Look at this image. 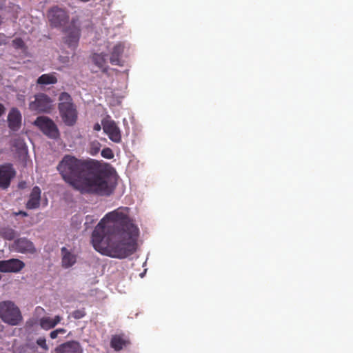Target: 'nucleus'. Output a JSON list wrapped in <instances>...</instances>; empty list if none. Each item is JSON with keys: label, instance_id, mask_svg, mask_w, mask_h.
I'll return each mask as SVG.
<instances>
[{"label": "nucleus", "instance_id": "obj_3", "mask_svg": "<svg viewBox=\"0 0 353 353\" xmlns=\"http://www.w3.org/2000/svg\"><path fill=\"white\" fill-rule=\"evenodd\" d=\"M59 101L58 109L62 121L68 126L74 125L77 121L78 112L71 96L68 92H61Z\"/></svg>", "mask_w": 353, "mask_h": 353}, {"label": "nucleus", "instance_id": "obj_10", "mask_svg": "<svg viewBox=\"0 0 353 353\" xmlns=\"http://www.w3.org/2000/svg\"><path fill=\"white\" fill-rule=\"evenodd\" d=\"M25 267V263L18 259L0 261V272H19Z\"/></svg>", "mask_w": 353, "mask_h": 353}, {"label": "nucleus", "instance_id": "obj_24", "mask_svg": "<svg viewBox=\"0 0 353 353\" xmlns=\"http://www.w3.org/2000/svg\"><path fill=\"white\" fill-rule=\"evenodd\" d=\"M101 156L105 159H111L114 157V154L110 148H106L102 150Z\"/></svg>", "mask_w": 353, "mask_h": 353}, {"label": "nucleus", "instance_id": "obj_26", "mask_svg": "<svg viewBox=\"0 0 353 353\" xmlns=\"http://www.w3.org/2000/svg\"><path fill=\"white\" fill-rule=\"evenodd\" d=\"M37 343L41 347L45 349V350H48V345L46 344V341L45 338L41 337V338L38 339L37 341Z\"/></svg>", "mask_w": 353, "mask_h": 353}, {"label": "nucleus", "instance_id": "obj_27", "mask_svg": "<svg viewBox=\"0 0 353 353\" xmlns=\"http://www.w3.org/2000/svg\"><path fill=\"white\" fill-rule=\"evenodd\" d=\"M16 142L17 143L18 145H13L14 147H16L19 149H23L25 148V145H23L24 143H23V141L18 139L16 141Z\"/></svg>", "mask_w": 353, "mask_h": 353}, {"label": "nucleus", "instance_id": "obj_8", "mask_svg": "<svg viewBox=\"0 0 353 353\" xmlns=\"http://www.w3.org/2000/svg\"><path fill=\"white\" fill-rule=\"evenodd\" d=\"M48 17L52 26L59 27L63 26L69 19L67 12L60 8H52L48 14Z\"/></svg>", "mask_w": 353, "mask_h": 353}, {"label": "nucleus", "instance_id": "obj_32", "mask_svg": "<svg viewBox=\"0 0 353 353\" xmlns=\"http://www.w3.org/2000/svg\"><path fill=\"white\" fill-rule=\"evenodd\" d=\"M18 214H21L23 216H28V214L26 212L20 211Z\"/></svg>", "mask_w": 353, "mask_h": 353}, {"label": "nucleus", "instance_id": "obj_18", "mask_svg": "<svg viewBox=\"0 0 353 353\" xmlns=\"http://www.w3.org/2000/svg\"><path fill=\"white\" fill-rule=\"evenodd\" d=\"M61 319L62 318L59 315L55 316L53 319L44 316L40 319L39 325L41 328L48 330L54 327L61 322Z\"/></svg>", "mask_w": 353, "mask_h": 353}, {"label": "nucleus", "instance_id": "obj_1", "mask_svg": "<svg viewBox=\"0 0 353 353\" xmlns=\"http://www.w3.org/2000/svg\"><path fill=\"white\" fill-rule=\"evenodd\" d=\"M139 230L128 215V209L118 208L108 212L92 234L94 248L112 258L125 259L136 250Z\"/></svg>", "mask_w": 353, "mask_h": 353}, {"label": "nucleus", "instance_id": "obj_22", "mask_svg": "<svg viewBox=\"0 0 353 353\" xmlns=\"http://www.w3.org/2000/svg\"><path fill=\"white\" fill-rule=\"evenodd\" d=\"M17 235L14 229L10 227H3L0 228V236L5 240L12 241Z\"/></svg>", "mask_w": 353, "mask_h": 353}, {"label": "nucleus", "instance_id": "obj_17", "mask_svg": "<svg viewBox=\"0 0 353 353\" xmlns=\"http://www.w3.org/2000/svg\"><path fill=\"white\" fill-rule=\"evenodd\" d=\"M41 190L39 187L35 186L32 188L30 195V198L26 203L28 209H36L40 205Z\"/></svg>", "mask_w": 353, "mask_h": 353}, {"label": "nucleus", "instance_id": "obj_16", "mask_svg": "<svg viewBox=\"0 0 353 353\" xmlns=\"http://www.w3.org/2000/svg\"><path fill=\"white\" fill-rule=\"evenodd\" d=\"M129 344L130 341L125 337L124 334H115L112 336L110 346L117 352L121 350Z\"/></svg>", "mask_w": 353, "mask_h": 353}, {"label": "nucleus", "instance_id": "obj_5", "mask_svg": "<svg viewBox=\"0 0 353 353\" xmlns=\"http://www.w3.org/2000/svg\"><path fill=\"white\" fill-rule=\"evenodd\" d=\"M63 40L68 48L74 50L79 43L81 36V25L78 20L72 19L70 23L63 30Z\"/></svg>", "mask_w": 353, "mask_h": 353}, {"label": "nucleus", "instance_id": "obj_9", "mask_svg": "<svg viewBox=\"0 0 353 353\" xmlns=\"http://www.w3.org/2000/svg\"><path fill=\"white\" fill-rule=\"evenodd\" d=\"M16 171L10 163L0 165V190H6L11 180L15 176Z\"/></svg>", "mask_w": 353, "mask_h": 353}, {"label": "nucleus", "instance_id": "obj_21", "mask_svg": "<svg viewBox=\"0 0 353 353\" xmlns=\"http://www.w3.org/2000/svg\"><path fill=\"white\" fill-rule=\"evenodd\" d=\"M57 74L51 72L41 75L37 79V83L39 85H50L57 83Z\"/></svg>", "mask_w": 353, "mask_h": 353}, {"label": "nucleus", "instance_id": "obj_30", "mask_svg": "<svg viewBox=\"0 0 353 353\" xmlns=\"http://www.w3.org/2000/svg\"><path fill=\"white\" fill-rule=\"evenodd\" d=\"M56 332H57V334H63L66 332V330L63 328H59V329H57L55 330Z\"/></svg>", "mask_w": 353, "mask_h": 353}, {"label": "nucleus", "instance_id": "obj_19", "mask_svg": "<svg viewBox=\"0 0 353 353\" xmlns=\"http://www.w3.org/2000/svg\"><path fill=\"white\" fill-rule=\"evenodd\" d=\"M106 57L107 55L104 53H95L92 57L94 64L99 67L104 73H106L108 70Z\"/></svg>", "mask_w": 353, "mask_h": 353}, {"label": "nucleus", "instance_id": "obj_23", "mask_svg": "<svg viewBox=\"0 0 353 353\" xmlns=\"http://www.w3.org/2000/svg\"><path fill=\"white\" fill-rule=\"evenodd\" d=\"M86 314L85 309L77 310L72 313V316L75 319H80L84 317Z\"/></svg>", "mask_w": 353, "mask_h": 353}, {"label": "nucleus", "instance_id": "obj_35", "mask_svg": "<svg viewBox=\"0 0 353 353\" xmlns=\"http://www.w3.org/2000/svg\"><path fill=\"white\" fill-rule=\"evenodd\" d=\"M1 44V43H0V45Z\"/></svg>", "mask_w": 353, "mask_h": 353}, {"label": "nucleus", "instance_id": "obj_31", "mask_svg": "<svg viewBox=\"0 0 353 353\" xmlns=\"http://www.w3.org/2000/svg\"><path fill=\"white\" fill-rule=\"evenodd\" d=\"M94 130L96 131H99L101 130V125L99 123H96L94 125Z\"/></svg>", "mask_w": 353, "mask_h": 353}, {"label": "nucleus", "instance_id": "obj_6", "mask_svg": "<svg viewBox=\"0 0 353 353\" xmlns=\"http://www.w3.org/2000/svg\"><path fill=\"white\" fill-rule=\"evenodd\" d=\"M34 124L50 139H57L59 137V130L51 119L45 116H40L37 118Z\"/></svg>", "mask_w": 353, "mask_h": 353}, {"label": "nucleus", "instance_id": "obj_7", "mask_svg": "<svg viewBox=\"0 0 353 353\" xmlns=\"http://www.w3.org/2000/svg\"><path fill=\"white\" fill-rule=\"evenodd\" d=\"M52 101L46 94L39 93L34 96V100L29 103V109L37 113L48 112L52 109Z\"/></svg>", "mask_w": 353, "mask_h": 353}, {"label": "nucleus", "instance_id": "obj_4", "mask_svg": "<svg viewBox=\"0 0 353 353\" xmlns=\"http://www.w3.org/2000/svg\"><path fill=\"white\" fill-rule=\"evenodd\" d=\"M0 319L10 325H18L23 320L19 308L11 301L0 302Z\"/></svg>", "mask_w": 353, "mask_h": 353}, {"label": "nucleus", "instance_id": "obj_11", "mask_svg": "<svg viewBox=\"0 0 353 353\" xmlns=\"http://www.w3.org/2000/svg\"><path fill=\"white\" fill-rule=\"evenodd\" d=\"M104 132L109 139L114 143H119L121 141V132L116 123L113 121H107L103 123Z\"/></svg>", "mask_w": 353, "mask_h": 353}, {"label": "nucleus", "instance_id": "obj_20", "mask_svg": "<svg viewBox=\"0 0 353 353\" xmlns=\"http://www.w3.org/2000/svg\"><path fill=\"white\" fill-rule=\"evenodd\" d=\"M61 252L62 255V266L65 268L72 266L76 262V256L65 247L61 248Z\"/></svg>", "mask_w": 353, "mask_h": 353}, {"label": "nucleus", "instance_id": "obj_25", "mask_svg": "<svg viewBox=\"0 0 353 353\" xmlns=\"http://www.w3.org/2000/svg\"><path fill=\"white\" fill-rule=\"evenodd\" d=\"M12 43L16 48H22L24 46L23 41L21 38L14 39Z\"/></svg>", "mask_w": 353, "mask_h": 353}, {"label": "nucleus", "instance_id": "obj_33", "mask_svg": "<svg viewBox=\"0 0 353 353\" xmlns=\"http://www.w3.org/2000/svg\"><path fill=\"white\" fill-rule=\"evenodd\" d=\"M89 220H91V216H86V221H88Z\"/></svg>", "mask_w": 353, "mask_h": 353}, {"label": "nucleus", "instance_id": "obj_28", "mask_svg": "<svg viewBox=\"0 0 353 353\" xmlns=\"http://www.w3.org/2000/svg\"><path fill=\"white\" fill-rule=\"evenodd\" d=\"M6 112V108L3 104L0 103V117Z\"/></svg>", "mask_w": 353, "mask_h": 353}, {"label": "nucleus", "instance_id": "obj_15", "mask_svg": "<svg viewBox=\"0 0 353 353\" xmlns=\"http://www.w3.org/2000/svg\"><path fill=\"white\" fill-rule=\"evenodd\" d=\"M124 51V45L119 42L114 46L110 51V62L112 65L123 66V62L121 57Z\"/></svg>", "mask_w": 353, "mask_h": 353}, {"label": "nucleus", "instance_id": "obj_13", "mask_svg": "<svg viewBox=\"0 0 353 353\" xmlns=\"http://www.w3.org/2000/svg\"><path fill=\"white\" fill-rule=\"evenodd\" d=\"M21 114L20 111L16 108H12L8 115V123L9 128L12 131H17L21 125Z\"/></svg>", "mask_w": 353, "mask_h": 353}, {"label": "nucleus", "instance_id": "obj_29", "mask_svg": "<svg viewBox=\"0 0 353 353\" xmlns=\"http://www.w3.org/2000/svg\"><path fill=\"white\" fill-rule=\"evenodd\" d=\"M59 334H57V332H56V330H53L50 332V336L51 339H54L56 338H57Z\"/></svg>", "mask_w": 353, "mask_h": 353}, {"label": "nucleus", "instance_id": "obj_12", "mask_svg": "<svg viewBox=\"0 0 353 353\" xmlns=\"http://www.w3.org/2000/svg\"><path fill=\"white\" fill-rule=\"evenodd\" d=\"M53 353H83V349L79 342L70 341L57 346Z\"/></svg>", "mask_w": 353, "mask_h": 353}, {"label": "nucleus", "instance_id": "obj_34", "mask_svg": "<svg viewBox=\"0 0 353 353\" xmlns=\"http://www.w3.org/2000/svg\"><path fill=\"white\" fill-rule=\"evenodd\" d=\"M99 143L97 142V143H92V145H99Z\"/></svg>", "mask_w": 353, "mask_h": 353}, {"label": "nucleus", "instance_id": "obj_14", "mask_svg": "<svg viewBox=\"0 0 353 353\" xmlns=\"http://www.w3.org/2000/svg\"><path fill=\"white\" fill-rule=\"evenodd\" d=\"M15 250L21 253L34 254L36 252L35 247L32 241L26 238H19L14 243Z\"/></svg>", "mask_w": 353, "mask_h": 353}, {"label": "nucleus", "instance_id": "obj_2", "mask_svg": "<svg viewBox=\"0 0 353 353\" xmlns=\"http://www.w3.org/2000/svg\"><path fill=\"white\" fill-rule=\"evenodd\" d=\"M57 168L64 181L81 194L110 196L114 190V177L110 171L99 170L95 160L66 154Z\"/></svg>", "mask_w": 353, "mask_h": 353}]
</instances>
